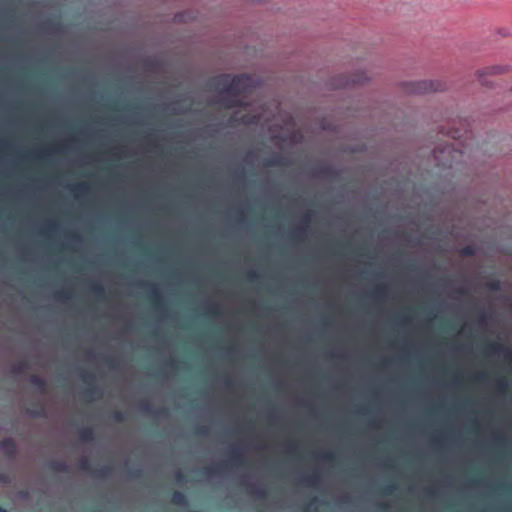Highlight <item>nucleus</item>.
I'll use <instances>...</instances> for the list:
<instances>
[{"label":"nucleus","mask_w":512,"mask_h":512,"mask_svg":"<svg viewBox=\"0 0 512 512\" xmlns=\"http://www.w3.org/2000/svg\"><path fill=\"white\" fill-rule=\"evenodd\" d=\"M322 128H323L324 130H326V129H330V127L326 126L324 123L322 124Z\"/></svg>","instance_id":"412c9836"},{"label":"nucleus","mask_w":512,"mask_h":512,"mask_svg":"<svg viewBox=\"0 0 512 512\" xmlns=\"http://www.w3.org/2000/svg\"><path fill=\"white\" fill-rule=\"evenodd\" d=\"M139 288H151V289H154V288H160L157 284H154V283H145L143 285H141Z\"/></svg>","instance_id":"a211bd4d"},{"label":"nucleus","mask_w":512,"mask_h":512,"mask_svg":"<svg viewBox=\"0 0 512 512\" xmlns=\"http://www.w3.org/2000/svg\"><path fill=\"white\" fill-rule=\"evenodd\" d=\"M73 142V138H67L57 143L43 146L33 151V156L37 159H44L51 155L57 154L66 149Z\"/></svg>","instance_id":"7ed1b4c3"},{"label":"nucleus","mask_w":512,"mask_h":512,"mask_svg":"<svg viewBox=\"0 0 512 512\" xmlns=\"http://www.w3.org/2000/svg\"><path fill=\"white\" fill-rule=\"evenodd\" d=\"M485 288L495 289V288H501V287H500V283L498 281H492V282L487 283Z\"/></svg>","instance_id":"2eb2a0df"},{"label":"nucleus","mask_w":512,"mask_h":512,"mask_svg":"<svg viewBox=\"0 0 512 512\" xmlns=\"http://www.w3.org/2000/svg\"><path fill=\"white\" fill-rule=\"evenodd\" d=\"M258 84L249 75H239L231 79L230 75L221 74L213 79V85L219 89L217 103L227 108L246 106L245 100Z\"/></svg>","instance_id":"f257e3e1"},{"label":"nucleus","mask_w":512,"mask_h":512,"mask_svg":"<svg viewBox=\"0 0 512 512\" xmlns=\"http://www.w3.org/2000/svg\"><path fill=\"white\" fill-rule=\"evenodd\" d=\"M443 85L439 81H420L410 84V92L414 94H424L428 92L442 91Z\"/></svg>","instance_id":"39448f33"},{"label":"nucleus","mask_w":512,"mask_h":512,"mask_svg":"<svg viewBox=\"0 0 512 512\" xmlns=\"http://www.w3.org/2000/svg\"><path fill=\"white\" fill-rule=\"evenodd\" d=\"M108 155L114 160H120L127 156V148L123 145H115L109 148Z\"/></svg>","instance_id":"9d476101"},{"label":"nucleus","mask_w":512,"mask_h":512,"mask_svg":"<svg viewBox=\"0 0 512 512\" xmlns=\"http://www.w3.org/2000/svg\"><path fill=\"white\" fill-rule=\"evenodd\" d=\"M59 229V223L54 219H46L40 226V234L49 237L55 234Z\"/></svg>","instance_id":"1a4fd4ad"},{"label":"nucleus","mask_w":512,"mask_h":512,"mask_svg":"<svg viewBox=\"0 0 512 512\" xmlns=\"http://www.w3.org/2000/svg\"><path fill=\"white\" fill-rule=\"evenodd\" d=\"M456 152H458V151L453 149L452 146L446 145V146H443V147L435 148L433 150V155H434V158H435L438 166L452 167V162L448 161L446 159V156L447 155L450 156V155H452V153H456Z\"/></svg>","instance_id":"423d86ee"},{"label":"nucleus","mask_w":512,"mask_h":512,"mask_svg":"<svg viewBox=\"0 0 512 512\" xmlns=\"http://www.w3.org/2000/svg\"><path fill=\"white\" fill-rule=\"evenodd\" d=\"M506 71L504 67L501 66H492L485 68L481 71L477 72V76L479 79H481L484 75H495V74H502Z\"/></svg>","instance_id":"f8f14e48"},{"label":"nucleus","mask_w":512,"mask_h":512,"mask_svg":"<svg viewBox=\"0 0 512 512\" xmlns=\"http://www.w3.org/2000/svg\"><path fill=\"white\" fill-rule=\"evenodd\" d=\"M368 78L365 76L363 72L356 73L352 78L347 79L344 83V86H355L364 84Z\"/></svg>","instance_id":"9b49d317"},{"label":"nucleus","mask_w":512,"mask_h":512,"mask_svg":"<svg viewBox=\"0 0 512 512\" xmlns=\"http://www.w3.org/2000/svg\"><path fill=\"white\" fill-rule=\"evenodd\" d=\"M372 288L380 289V288H388V287H387V286H385V285H375V286H373Z\"/></svg>","instance_id":"aec40b11"},{"label":"nucleus","mask_w":512,"mask_h":512,"mask_svg":"<svg viewBox=\"0 0 512 512\" xmlns=\"http://www.w3.org/2000/svg\"><path fill=\"white\" fill-rule=\"evenodd\" d=\"M313 218V211L307 210L303 213L301 221L291 229V235L296 240H304L308 234L310 223Z\"/></svg>","instance_id":"20e7f679"},{"label":"nucleus","mask_w":512,"mask_h":512,"mask_svg":"<svg viewBox=\"0 0 512 512\" xmlns=\"http://www.w3.org/2000/svg\"><path fill=\"white\" fill-rule=\"evenodd\" d=\"M281 120L283 124L280 125L279 132H276V126H269L272 139L281 142H289L292 144L300 143L303 139V135L299 130L294 129L295 121L293 117L289 114H284L281 115Z\"/></svg>","instance_id":"f03ea898"},{"label":"nucleus","mask_w":512,"mask_h":512,"mask_svg":"<svg viewBox=\"0 0 512 512\" xmlns=\"http://www.w3.org/2000/svg\"><path fill=\"white\" fill-rule=\"evenodd\" d=\"M447 135L451 136L453 139H457L460 137L457 129H452L446 132Z\"/></svg>","instance_id":"4468645a"},{"label":"nucleus","mask_w":512,"mask_h":512,"mask_svg":"<svg viewBox=\"0 0 512 512\" xmlns=\"http://www.w3.org/2000/svg\"><path fill=\"white\" fill-rule=\"evenodd\" d=\"M0 512H4V511H2V510L0 509Z\"/></svg>","instance_id":"4be33fe9"},{"label":"nucleus","mask_w":512,"mask_h":512,"mask_svg":"<svg viewBox=\"0 0 512 512\" xmlns=\"http://www.w3.org/2000/svg\"><path fill=\"white\" fill-rule=\"evenodd\" d=\"M68 188L76 200L85 198L91 191V187L86 181L72 183L68 186Z\"/></svg>","instance_id":"0eeeda50"},{"label":"nucleus","mask_w":512,"mask_h":512,"mask_svg":"<svg viewBox=\"0 0 512 512\" xmlns=\"http://www.w3.org/2000/svg\"><path fill=\"white\" fill-rule=\"evenodd\" d=\"M241 123L244 125H251V124H264L270 122L272 119L266 116L264 113H257L253 115L243 114L240 117Z\"/></svg>","instance_id":"6e6552de"},{"label":"nucleus","mask_w":512,"mask_h":512,"mask_svg":"<svg viewBox=\"0 0 512 512\" xmlns=\"http://www.w3.org/2000/svg\"><path fill=\"white\" fill-rule=\"evenodd\" d=\"M9 147V144L5 141H0V155L4 153Z\"/></svg>","instance_id":"dca6fc26"},{"label":"nucleus","mask_w":512,"mask_h":512,"mask_svg":"<svg viewBox=\"0 0 512 512\" xmlns=\"http://www.w3.org/2000/svg\"><path fill=\"white\" fill-rule=\"evenodd\" d=\"M460 254L462 256H473L475 254V250L472 246L468 245L460 250Z\"/></svg>","instance_id":"ddd939ff"},{"label":"nucleus","mask_w":512,"mask_h":512,"mask_svg":"<svg viewBox=\"0 0 512 512\" xmlns=\"http://www.w3.org/2000/svg\"><path fill=\"white\" fill-rule=\"evenodd\" d=\"M184 15H185V13H178V14H176L174 16V21L178 22V23L183 22L184 21Z\"/></svg>","instance_id":"f3484780"},{"label":"nucleus","mask_w":512,"mask_h":512,"mask_svg":"<svg viewBox=\"0 0 512 512\" xmlns=\"http://www.w3.org/2000/svg\"><path fill=\"white\" fill-rule=\"evenodd\" d=\"M89 288H95V289H98V288H103V286H102V285H100V284L95 283V284H92Z\"/></svg>","instance_id":"6ab92c4d"}]
</instances>
